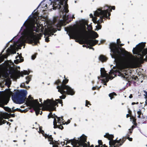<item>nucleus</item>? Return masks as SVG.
Wrapping results in <instances>:
<instances>
[{
  "instance_id": "f257e3e1",
  "label": "nucleus",
  "mask_w": 147,
  "mask_h": 147,
  "mask_svg": "<svg viewBox=\"0 0 147 147\" xmlns=\"http://www.w3.org/2000/svg\"><path fill=\"white\" fill-rule=\"evenodd\" d=\"M117 46L115 43H111L109 45L111 53V55L112 58L115 59L116 62L118 65L119 69L121 71L119 72L118 75L124 78H126L127 74V71H124L125 69L129 67H135L137 66V62L136 61H124L125 59H128L129 55V53L124 49L120 47L123 45L119 43Z\"/></svg>"
},
{
  "instance_id": "f03ea898",
  "label": "nucleus",
  "mask_w": 147,
  "mask_h": 147,
  "mask_svg": "<svg viewBox=\"0 0 147 147\" xmlns=\"http://www.w3.org/2000/svg\"><path fill=\"white\" fill-rule=\"evenodd\" d=\"M27 94V92L26 90H17L13 93L10 89H6L5 91H0V98L7 96L9 98L11 96V98L14 102L21 104L25 102Z\"/></svg>"
},
{
  "instance_id": "7ed1b4c3",
  "label": "nucleus",
  "mask_w": 147,
  "mask_h": 147,
  "mask_svg": "<svg viewBox=\"0 0 147 147\" xmlns=\"http://www.w3.org/2000/svg\"><path fill=\"white\" fill-rule=\"evenodd\" d=\"M102 8H98L95 11L94 15L95 17L92 18V20L94 23L100 24L104 22L103 19H110V14L109 13V16H107L106 15L107 11H102Z\"/></svg>"
},
{
  "instance_id": "20e7f679",
  "label": "nucleus",
  "mask_w": 147,
  "mask_h": 147,
  "mask_svg": "<svg viewBox=\"0 0 147 147\" xmlns=\"http://www.w3.org/2000/svg\"><path fill=\"white\" fill-rule=\"evenodd\" d=\"M64 79L63 80L60 86H58L57 88L58 91L61 94L73 95L75 93V91L69 86L66 85L69 81V80L66 78L65 76H64Z\"/></svg>"
},
{
  "instance_id": "39448f33",
  "label": "nucleus",
  "mask_w": 147,
  "mask_h": 147,
  "mask_svg": "<svg viewBox=\"0 0 147 147\" xmlns=\"http://www.w3.org/2000/svg\"><path fill=\"white\" fill-rule=\"evenodd\" d=\"M71 142L74 144L75 147H94L93 145L92 144L90 146L89 142L86 143L87 142V136L84 134H83L78 138V140H76L75 138L71 140Z\"/></svg>"
},
{
  "instance_id": "423d86ee",
  "label": "nucleus",
  "mask_w": 147,
  "mask_h": 147,
  "mask_svg": "<svg viewBox=\"0 0 147 147\" xmlns=\"http://www.w3.org/2000/svg\"><path fill=\"white\" fill-rule=\"evenodd\" d=\"M104 137L108 139L109 140V143L110 147H111L116 145H118L119 147L123 145L126 140V138L125 137H123L122 139H120L119 140H113L114 135L110 134L109 133H106L104 136Z\"/></svg>"
},
{
  "instance_id": "0eeeda50",
  "label": "nucleus",
  "mask_w": 147,
  "mask_h": 147,
  "mask_svg": "<svg viewBox=\"0 0 147 147\" xmlns=\"http://www.w3.org/2000/svg\"><path fill=\"white\" fill-rule=\"evenodd\" d=\"M145 44V42H143L139 43L136 47L133 48V52L134 54L140 55L142 59H143L144 56L146 55L147 59V48L144 49Z\"/></svg>"
},
{
  "instance_id": "6e6552de",
  "label": "nucleus",
  "mask_w": 147,
  "mask_h": 147,
  "mask_svg": "<svg viewBox=\"0 0 147 147\" xmlns=\"http://www.w3.org/2000/svg\"><path fill=\"white\" fill-rule=\"evenodd\" d=\"M57 101L58 102H56L53 100L51 101V100L48 99L44 101L43 104L46 107L49 111L50 112L56 110L55 106L56 105H57V107L58 106L57 104L59 102L61 104L62 106H63L62 100L58 99Z\"/></svg>"
},
{
  "instance_id": "1a4fd4ad",
  "label": "nucleus",
  "mask_w": 147,
  "mask_h": 147,
  "mask_svg": "<svg viewBox=\"0 0 147 147\" xmlns=\"http://www.w3.org/2000/svg\"><path fill=\"white\" fill-rule=\"evenodd\" d=\"M81 33L83 34L85 36L84 38L81 39V41L82 42L81 44H86L87 48H89L90 49V46L93 47L95 45H96L98 42V41L97 40H94L92 39H89L86 35L88 33V32L86 30H83L81 31Z\"/></svg>"
},
{
  "instance_id": "9d476101",
  "label": "nucleus",
  "mask_w": 147,
  "mask_h": 147,
  "mask_svg": "<svg viewBox=\"0 0 147 147\" xmlns=\"http://www.w3.org/2000/svg\"><path fill=\"white\" fill-rule=\"evenodd\" d=\"M26 27V29L27 30V34L28 35V32L29 31H32V30L34 31H35L37 32H43L44 28L42 24H40L39 25H38L37 24V27L35 26V24L33 23L31 24L30 22H28L25 25V23L23 25Z\"/></svg>"
},
{
  "instance_id": "9b49d317",
  "label": "nucleus",
  "mask_w": 147,
  "mask_h": 147,
  "mask_svg": "<svg viewBox=\"0 0 147 147\" xmlns=\"http://www.w3.org/2000/svg\"><path fill=\"white\" fill-rule=\"evenodd\" d=\"M33 32V30H32V31L28 32L27 39L30 43H34L35 45L39 43V40L41 39V37L42 36V34L40 33L39 34H36Z\"/></svg>"
},
{
  "instance_id": "f8f14e48",
  "label": "nucleus",
  "mask_w": 147,
  "mask_h": 147,
  "mask_svg": "<svg viewBox=\"0 0 147 147\" xmlns=\"http://www.w3.org/2000/svg\"><path fill=\"white\" fill-rule=\"evenodd\" d=\"M28 103L29 104V106L32 107L35 111L36 115H38L41 110L40 108L42 107V102L40 104L38 100L35 99L33 100H28Z\"/></svg>"
},
{
  "instance_id": "ddd939ff",
  "label": "nucleus",
  "mask_w": 147,
  "mask_h": 147,
  "mask_svg": "<svg viewBox=\"0 0 147 147\" xmlns=\"http://www.w3.org/2000/svg\"><path fill=\"white\" fill-rule=\"evenodd\" d=\"M30 72L26 70H24L21 72L20 71L14 69H12L9 71V74L11 75L10 77L16 80L19 78L20 76L23 77L24 75H29Z\"/></svg>"
},
{
  "instance_id": "4468645a",
  "label": "nucleus",
  "mask_w": 147,
  "mask_h": 147,
  "mask_svg": "<svg viewBox=\"0 0 147 147\" xmlns=\"http://www.w3.org/2000/svg\"><path fill=\"white\" fill-rule=\"evenodd\" d=\"M65 30L67 32H69V33L68 35L69 36H71L73 37L76 36L80 32V31L76 29H71L68 27L65 28Z\"/></svg>"
},
{
  "instance_id": "2eb2a0df",
  "label": "nucleus",
  "mask_w": 147,
  "mask_h": 147,
  "mask_svg": "<svg viewBox=\"0 0 147 147\" xmlns=\"http://www.w3.org/2000/svg\"><path fill=\"white\" fill-rule=\"evenodd\" d=\"M9 114L7 113H4L2 114L0 116V125L4 124L7 122L5 120L3 119H9Z\"/></svg>"
},
{
  "instance_id": "dca6fc26",
  "label": "nucleus",
  "mask_w": 147,
  "mask_h": 147,
  "mask_svg": "<svg viewBox=\"0 0 147 147\" xmlns=\"http://www.w3.org/2000/svg\"><path fill=\"white\" fill-rule=\"evenodd\" d=\"M38 18L39 17L33 15L31 17L30 15L28 17V18L29 20H28V19H27L24 23H25V25L28 22H30V24H33V23L36 24V22L37 21V19H38Z\"/></svg>"
},
{
  "instance_id": "f3484780",
  "label": "nucleus",
  "mask_w": 147,
  "mask_h": 147,
  "mask_svg": "<svg viewBox=\"0 0 147 147\" xmlns=\"http://www.w3.org/2000/svg\"><path fill=\"white\" fill-rule=\"evenodd\" d=\"M115 6H109L108 5H105L104 7V9L102 8V11H107V16H109V13L111 14V12L112 11V10H115Z\"/></svg>"
},
{
  "instance_id": "a211bd4d",
  "label": "nucleus",
  "mask_w": 147,
  "mask_h": 147,
  "mask_svg": "<svg viewBox=\"0 0 147 147\" xmlns=\"http://www.w3.org/2000/svg\"><path fill=\"white\" fill-rule=\"evenodd\" d=\"M64 24V23L63 21L61 20L59 21L56 25L57 28H53L52 29V31L53 33H55L57 31V30L59 31L60 30L61 27Z\"/></svg>"
},
{
  "instance_id": "6ab92c4d",
  "label": "nucleus",
  "mask_w": 147,
  "mask_h": 147,
  "mask_svg": "<svg viewBox=\"0 0 147 147\" xmlns=\"http://www.w3.org/2000/svg\"><path fill=\"white\" fill-rule=\"evenodd\" d=\"M64 12H65V14L63 15V19L65 20H67V17L66 16V13H67L69 12V10L67 8L65 7H64L63 11H62L63 13Z\"/></svg>"
},
{
  "instance_id": "aec40b11",
  "label": "nucleus",
  "mask_w": 147,
  "mask_h": 147,
  "mask_svg": "<svg viewBox=\"0 0 147 147\" xmlns=\"http://www.w3.org/2000/svg\"><path fill=\"white\" fill-rule=\"evenodd\" d=\"M99 59V60L102 62L106 61L107 60V58L103 55H100Z\"/></svg>"
},
{
  "instance_id": "412c9836",
  "label": "nucleus",
  "mask_w": 147,
  "mask_h": 147,
  "mask_svg": "<svg viewBox=\"0 0 147 147\" xmlns=\"http://www.w3.org/2000/svg\"><path fill=\"white\" fill-rule=\"evenodd\" d=\"M9 76V74L7 71H5L3 72L2 74H0V77L2 76L3 78H7Z\"/></svg>"
},
{
  "instance_id": "4be33fe9",
  "label": "nucleus",
  "mask_w": 147,
  "mask_h": 147,
  "mask_svg": "<svg viewBox=\"0 0 147 147\" xmlns=\"http://www.w3.org/2000/svg\"><path fill=\"white\" fill-rule=\"evenodd\" d=\"M19 58L20 59V60L19 59H17L14 60V62L16 64H18L19 63L22 62L24 61L23 57H22L21 55L19 56Z\"/></svg>"
},
{
  "instance_id": "5701e85b",
  "label": "nucleus",
  "mask_w": 147,
  "mask_h": 147,
  "mask_svg": "<svg viewBox=\"0 0 147 147\" xmlns=\"http://www.w3.org/2000/svg\"><path fill=\"white\" fill-rule=\"evenodd\" d=\"M14 107H13L12 109L13 110H11V113H14L16 111H17L20 112L21 113H23L24 112L25 110L23 111L21 109L18 108H17L16 109H14Z\"/></svg>"
},
{
  "instance_id": "b1692460",
  "label": "nucleus",
  "mask_w": 147,
  "mask_h": 147,
  "mask_svg": "<svg viewBox=\"0 0 147 147\" xmlns=\"http://www.w3.org/2000/svg\"><path fill=\"white\" fill-rule=\"evenodd\" d=\"M101 73V76L102 78L108 76V74L106 73V71L102 72Z\"/></svg>"
},
{
  "instance_id": "393cba45",
  "label": "nucleus",
  "mask_w": 147,
  "mask_h": 147,
  "mask_svg": "<svg viewBox=\"0 0 147 147\" xmlns=\"http://www.w3.org/2000/svg\"><path fill=\"white\" fill-rule=\"evenodd\" d=\"M48 139L49 141L50 142V144H53L54 143L53 141V138L52 137V135L49 136L48 138Z\"/></svg>"
},
{
  "instance_id": "a878e982",
  "label": "nucleus",
  "mask_w": 147,
  "mask_h": 147,
  "mask_svg": "<svg viewBox=\"0 0 147 147\" xmlns=\"http://www.w3.org/2000/svg\"><path fill=\"white\" fill-rule=\"evenodd\" d=\"M60 4H58L56 6H55L54 7L55 8V9H60L61 8V5H63V2H60Z\"/></svg>"
},
{
  "instance_id": "bb28decb",
  "label": "nucleus",
  "mask_w": 147,
  "mask_h": 147,
  "mask_svg": "<svg viewBox=\"0 0 147 147\" xmlns=\"http://www.w3.org/2000/svg\"><path fill=\"white\" fill-rule=\"evenodd\" d=\"M49 32H47V33H45V36L48 35V37H49L50 36H51V35H54V33H53V32H51V30H49Z\"/></svg>"
},
{
  "instance_id": "cd10ccee",
  "label": "nucleus",
  "mask_w": 147,
  "mask_h": 147,
  "mask_svg": "<svg viewBox=\"0 0 147 147\" xmlns=\"http://www.w3.org/2000/svg\"><path fill=\"white\" fill-rule=\"evenodd\" d=\"M116 95H117L116 94L115 92H113V93H110L109 94V96L110 97L111 99H112L114 98V96Z\"/></svg>"
},
{
  "instance_id": "c85d7f7f",
  "label": "nucleus",
  "mask_w": 147,
  "mask_h": 147,
  "mask_svg": "<svg viewBox=\"0 0 147 147\" xmlns=\"http://www.w3.org/2000/svg\"><path fill=\"white\" fill-rule=\"evenodd\" d=\"M57 123L56 119L54 118L53 121L54 128H57Z\"/></svg>"
},
{
  "instance_id": "c756f323",
  "label": "nucleus",
  "mask_w": 147,
  "mask_h": 147,
  "mask_svg": "<svg viewBox=\"0 0 147 147\" xmlns=\"http://www.w3.org/2000/svg\"><path fill=\"white\" fill-rule=\"evenodd\" d=\"M59 124V125H57V128H58L61 130H63V127L62 125V124H61V123Z\"/></svg>"
},
{
  "instance_id": "7c9ffc66",
  "label": "nucleus",
  "mask_w": 147,
  "mask_h": 147,
  "mask_svg": "<svg viewBox=\"0 0 147 147\" xmlns=\"http://www.w3.org/2000/svg\"><path fill=\"white\" fill-rule=\"evenodd\" d=\"M136 119L135 118H133L132 120V123L135 126H137V123H136Z\"/></svg>"
},
{
  "instance_id": "2f4dec72",
  "label": "nucleus",
  "mask_w": 147,
  "mask_h": 147,
  "mask_svg": "<svg viewBox=\"0 0 147 147\" xmlns=\"http://www.w3.org/2000/svg\"><path fill=\"white\" fill-rule=\"evenodd\" d=\"M137 114L138 115V117L139 118H141V115H143V114L142 113V112L140 110L139 111L137 112Z\"/></svg>"
},
{
  "instance_id": "473e14b6",
  "label": "nucleus",
  "mask_w": 147,
  "mask_h": 147,
  "mask_svg": "<svg viewBox=\"0 0 147 147\" xmlns=\"http://www.w3.org/2000/svg\"><path fill=\"white\" fill-rule=\"evenodd\" d=\"M98 146H99V147H101V146H102L103 145V142L101 140H99L98 141Z\"/></svg>"
},
{
  "instance_id": "72a5a7b5",
  "label": "nucleus",
  "mask_w": 147,
  "mask_h": 147,
  "mask_svg": "<svg viewBox=\"0 0 147 147\" xmlns=\"http://www.w3.org/2000/svg\"><path fill=\"white\" fill-rule=\"evenodd\" d=\"M48 118L49 119L51 118H54L55 116H53V115H52V112H50L49 115H48Z\"/></svg>"
},
{
  "instance_id": "f704fd0d",
  "label": "nucleus",
  "mask_w": 147,
  "mask_h": 147,
  "mask_svg": "<svg viewBox=\"0 0 147 147\" xmlns=\"http://www.w3.org/2000/svg\"><path fill=\"white\" fill-rule=\"evenodd\" d=\"M5 110L9 112H11V109L9 108L8 107H6L5 108Z\"/></svg>"
},
{
  "instance_id": "c9c22d12",
  "label": "nucleus",
  "mask_w": 147,
  "mask_h": 147,
  "mask_svg": "<svg viewBox=\"0 0 147 147\" xmlns=\"http://www.w3.org/2000/svg\"><path fill=\"white\" fill-rule=\"evenodd\" d=\"M28 99H27V101H26V102L27 103V104H28V105L29 106V104L28 103V100H32L33 99V98L31 96H30V95H29V96H28Z\"/></svg>"
},
{
  "instance_id": "e433bc0d",
  "label": "nucleus",
  "mask_w": 147,
  "mask_h": 147,
  "mask_svg": "<svg viewBox=\"0 0 147 147\" xmlns=\"http://www.w3.org/2000/svg\"><path fill=\"white\" fill-rule=\"evenodd\" d=\"M94 37L93 38V39H95L96 38H97L98 37V35L97 33L95 32H94Z\"/></svg>"
},
{
  "instance_id": "4c0bfd02",
  "label": "nucleus",
  "mask_w": 147,
  "mask_h": 147,
  "mask_svg": "<svg viewBox=\"0 0 147 147\" xmlns=\"http://www.w3.org/2000/svg\"><path fill=\"white\" fill-rule=\"evenodd\" d=\"M144 93L145 94V97L146 98V100L145 102V105L147 106V91H144Z\"/></svg>"
},
{
  "instance_id": "58836bf2",
  "label": "nucleus",
  "mask_w": 147,
  "mask_h": 147,
  "mask_svg": "<svg viewBox=\"0 0 147 147\" xmlns=\"http://www.w3.org/2000/svg\"><path fill=\"white\" fill-rule=\"evenodd\" d=\"M87 26V29L88 30H92V27L91 25H88Z\"/></svg>"
},
{
  "instance_id": "ea45409f",
  "label": "nucleus",
  "mask_w": 147,
  "mask_h": 147,
  "mask_svg": "<svg viewBox=\"0 0 147 147\" xmlns=\"http://www.w3.org/2000/svg\"><path fill=\"white\" fill-rule=\"evenodd\" d=\"M60 83H62L61 81H60V80L59 79H58L56 81V82H55V84L57 85H58Z\"/></svg>"
},
{
  "instance_id": "a19ab883",
  "label": "nucleus",
  "mask_w": 147,
  "mask_h": 147,
  "mask_svg": "<svg viewBox=\"0 0 147 147\" xmlns=\"http://www.w3.org/2000/svg\"><path fill=\"white\" fill-rule=\"evenodd\" d=\"M60 118L59 117V119H58L57 120V123L59 124H61V123H62V124H64L63 122H62L61 121V119H60Z\"/></svg>"
},
{
  "instance_id": "79ce46f5",
  "label": "nucleus",
  "mask_w": 147,
  "mask_h": 147,
  "mask_svg": "<svg viewBox=\"0 0 147 147\" xmlns=\"http://www.w3.org/2000/svg\"><path fill=\"white\" fill-rule=\"evenodd\" d=\"M96 28L98 30L102 28V26L100 24H98V25L96 26Z\"/></svg>"
},
{
  "instance_id": "37998d69",
  "label": "nucleus",
  "mask_w": 147,
  "mask_h": 147,
  "mask_svg": "<svg viewBox=\"0 0 147 147\" xmlns=\"http://www.w3.org/2000/svg\"><path fill=\"white\" fill-rule=\"evenodd\" d=\"M129 135H128L127 136V137H124L126 138V139H128L129 141H132L133 139L132 138H130L129 137Z\"/></svg>"
},
{
  "instance_id": "c03bdc74",
  "label": "nucleus",
  "mask_w": 147,
  "mask_h": 147,
  "mask_svg": "<svg viewBox=\"0 0 147 147\" xmlns=\"http://www.w3.org/2000/svg\"><path fill=\"white\" fill-rule=\"evenodd\" d=\"M88 105H91L89 101H88V100H86V106L89 107V106H88Z\"/></svg>"
},
{
  "instance_id": "a18cd8bd",
  "label": "nucleus",
  "mask_w": 147,
  "mask_h": 147,
  "mask_svg": "<svg viewBox=\"0 0 147 147\" xmlns=\"http://www.w3.org/2000/svg\"><path fill=\"white\" fill-rule=\"evenodd\" d=\"M20 87L22 88H26L24 83H22L20 85Z\"/></svg>"
},
{
  "instance_id": "49530a36",
  "label": "nucleus",
  "mask_w": 147,
  "mask_h": 147,
  "mask_svg": "<svg viewBox=\"0 0 147 147\" xmlns=\"http://www.w3.org/2000/svg\"><path fill=\"white\" fill-rule=\"evenodd\" d=\"M108 77H105L106 78H105V79L104 80V82H105L106 83L107 82L109 81V79H110L109 78H108Z\"/></svg>"
},
{
  "instance_id": "de8ad7c7",
  "label": "nucleus",
  "mask_w": 147,
  "mask_h": 147,
  "mask_svg": "<svg viewBox=\"0 0 147 147\" xmlns=\"http://www.w3.org/2000/svg\"><path fill=\"white\" fill-rule=\"evenodd\" d=\"M65 97H66V96L65 95H63L61 96H60L59 97L61 99H65Z\"/></svg>"
},
{
  "instance_id": "09e8293b",
  "label": "nucleus",
  "mask_w": 147,
  "mask_h": 147,
  "mask_svg": "<svg viewBox=\"0 0 147 147\" xmlns=\"http://www.w3.org/2000/svg\"><path fill=\"white\" fill-rule=\"evenodd\" d=\"M9 118H10L11 117H15V115L14 114H9Z\"/></svg>"
},
{
  "instance_id": "8fccbe9b",
  "label": "nucleus",
  "mask_w": 147,
  "mask_h": 147,
  "mask_svg": "<svg viewBox=\"0 0 147 147\" xmlns=\"http://www.w3.org/2000/svg\"><path fill=\"white\" fill-rule=\"evenodd\" d=\"M26 79L27 80V81L29 80H31V77L30 76H29L26 77Z\"/></svg>"
},
{
  "instance_id": "3c124183",
  "label": "nucleus",
  "mask_w": 147,
  "mask_h": 147,
  "mask_svg": "<svg viewBox=\"0 0 147 147\" xmlns=\"http://www.w3.org/2000/svg\"><path fill=\"white\" fill-rule=\"evenodd\" d=\"M39 13L37 12H35L33 14V15L39 17L38 16Z\"/></svg>"
},
{
  "instance_id": "603ef678",
  "label": "nucleus",
  "mask_w": 147,
  "mask_h": 147,
  "mask_svg": "<svg viewBox=\"0 0 147 147\" xmlns=\"http://www.w3.org/2000/svg\"><path fill=\"white\" fill-rule=\"evenodd\" d=\"M43 135L45 137V138H48V136H49V135H47V134H43Z\"/></svg>"
},
{
  "instance_id": "864d4df0",
  "label": "nucleus",
  "mask_w": 147,
  "mask_h": 147,
  "mask_svg": "<svg viewBox=\"0 0 147 147\" xmlns=\"http://www.w3.org/2000/svg\"><path fill=\"white\" fill-rule=\"evenodd\" d=\"M106 71L104 68H101L100 69V72Z\"/></svg>"
},
{
  "instance_id": "5fc2aeb1",
  "label": "nucleus",
  "mask_w": 147,
  "mask_h": 147,
  "mask_svg": "<svg viewBox=\"0 0 147 147\" xmlns=\"http://www.w3.org/2000/svg\"><path fill=\"white\" fill-rule=\"evenodd\" d=\"M121 43V41H120V39L119 38L117 40V44L118 45Z\"/></svg>"
},
{
  "instance_id": "6e6d98bb",
  "label": "nucleus",
  "mask_w": 147,
  "mask_h": 147,
  "mask_svg": "<svg viewBox=\"0 0 147 147\" xmlns=\"http://www.w3.org/2000/svg\"><path fill=\"white\" fill-rule=\"evenodd\" d=\"M39 130L41 132V133L43 134H44L45 132L42 129H40V128H39Z\"/></svg>"
},
{
  "instance_id": "4d7b16f0",
  "label": "nucleus",
  "mask_w": 147,
  "mask_h": 147,
  "mask_svg": "<svg viewBox=\"0 0 147 147\" xmlns=\"http://www.w3.org/2000/svg\"><path fill=\"white\" fill-rule=\"evenodd\" d=\"M48 37H49L48 36L45 39V41L47 42H49V38H48Z\"/></svg>"
},
{
  "instance_id": "13d9d810",
  "label": "nucleus",
  "mask_w": 147,
  "mask_h": 147,
  "mask_svg": "<svg viewBox=\"0 0 147 147\" xmlns=\"http://www.w3.org/2000/svg\"><path fill=\"white\" fill-rule=\"evenodd\" d=\"M36 57V56L35 55H33L32 56V59L33 60H34L35 59Z\"/></svg>"
},
{
  "instance_id": "bf43d9fd",
  "label": "nucleus",
  "mask_w": 147,
  "mask_h": 147,
  "mask_svg": "<svg viewBox=\"0 0 147 147\" xmlns=\"http://www.w3.org/2000/svg\"><path fill=\"white\" fill-rule=\"evenodd\" d=\"M90 17L92 18L94 17L93 16L92 14L91 13L90 15Z\"/></svg>"
},
{
  "instance_id": "052dcab7",
  "label": "nucleus",
  "mask_w": 147,
  "mask_h": 147,
  "mask_svg": "<svg viewBox=\"0 0 147 147\" xmlns=\"http://www.w3.org/2000/svg\"><path fill=\"white\" fill-rule=\"evenodd\" d=\"M93 90H95L96 89V87H93L92 88Z\"/></svg>"
},
{
  "instance_id": "680f3d73",
  "label": "nucleus",
  "mask_w": 147,
  "mask_h": 147,
  "mask_svg": "<svg viewBox=\"0 0 147 147\" xmlns=\"http://www.w3.org/2000/svg\"><path fill=\"white\" fill-rule=\"evenodd\" d=\"M133 97V95L132 94H130L129 96V98H131Z\"/></svg>"
},
{
  "instance_id": "e2e57ef3",
  "label": "nucleus",
  "mask_w": 147,
  "mask_h": 147,
  "mask_svg": "<svg viewBox=\"0 0 147 147\" xmlns=\"http://www.w3.org/2000/svg\"><path fill=\"white\" fill-rule=\"evenodd\" d=\"M70 122V121L69 120H68L67 121V123L66 122V123L67 124L69 123Z\"/></svg>"
},
{
  "instance_id": "0e129e2a",
  "label": "nucleus",
  "mask_w": 147,
  "mask_h": 147,
  "mask_svg": "<svg viewBox=\"0 0 147 147\" xmlns=\"http://www.w3.org/2000/svg\"><path fill=\"white\" fill-rule=\"evenodd\" d=\"M30 81V80H29L28 81H26V83L27 84H28L29 82Z\"/></svg>"
},
{
  "instance_id": "69168bd1",
  "label": "nucleus",
  "mask_w": 147,
  "mask_h": 147,
  "mask_svg": "<svg viewBox=\"0 0 147 147\" xmlns=\"http://www.w3.org/2000/svg\"><path fill=\"white\" fill-rule=\"evenodd\" d=\"M112 74H114V73L113 72H112V71H110L109 73L110 75H111Z\"/></svg>"
},
{
  "instance_id": "338daca9",
  "label": "nucleus",
  "mask_w": 147,
  "mask_h": 147,
  "mask_svg": "<svg viewBox=\"0 0 147 147\" xmlns=\"http://www.w3.org/2000/svg\"><path fill=\"white\" fill-rule=\"evenodd\" d=\"M54 115H55V117H56V118H57V119H59V117H58L57 116L55 115V114H54Z\"/></svg>"
},
{
  "instance_id": "774afa93",
  "label": "nucleus",
  "mask_w": 147,
  "mask_h": 147,
  "mask_svg": "<svg viewBox=\"0 0 147 147\" xmlns=\"http://www.w3.org/2000/svg\"><path fill=\"white\" fill-rule=\"evenodd\" d=\"M92 47L90 46V49H92L93 50H94V49L93 47Z\"/></svg>"
}]
</instances>
